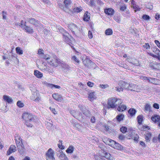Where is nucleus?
<instances>
[{"mask_svg":"<svg viewBox=\"0 0 160 160\" xmlns=\"http://www.w3.org/2000/svg\"><path fill=\"white\" fill-rule=\"evenodd\" d=\"M14 137L18 151L21 154H22L24 151V148L22 143V139L18 133L15 134Z\"/></svg>","mask_w":160,"mask_h":160,"instance_id":"obj_1","label":"nucleus"},{"mask_svg":"<svg viewBox=\"0 0 160 160\" xmlns=\"http://www.w3.org/2000/svg\"><path fill=\"white\" fill-rule=\"evenodd\" d=\"M119 103L121 104V100L119 99H117L115 98H110L108 101V108H113L116 106L119 105Z\"/></svg>","mask_w":160,"mask_h":160,"instance_id":"obj_2","label":"nucleus"},{"mask_svg":"<svg viewBox=\"0 0 160 160\" xmlns=\"http://www.w3.org/2000/svg\"><path fill=\"white\" fill-rule=\"evenodd\" d=\"M71 3V0H64V6L62 4H59V7L65 12L70 14L72 12L71 9L70 8Z\"/></svg>","mask_w":160,"mask_h":160,"instance_id":"obj_3","label":"nucleus"},{"mask_svg":"<svg viewBox=\"0 0 160 160\" xmlns=\"http://www.w3.org/2000/svg\"><path fill=\"white\" fill-rule=\"evenodd\" d=\"M68 27L76 37H79L81 35V31L76 25L72 23L68 25Z\"/></svg>","mask_w":160,"mask_h":160,"instance_id":"obj_4","label":"nucleus"},{"mask_svg":"<svg viewBox=\"0 0 160 160\" xmlns=\"http://www.w3.org/2000/svg\"><path fill=\"white\" fill-rule=\"evenodd\" d=\"M22 118L26 121H36V117L35 116L32 115V114L28 113H24L22 115Z\"/></svg>","mask_w":160,"mask_h":160,"instance_id":"obj_5","label":"nucleus"},{"mask_svg":"<svg viewBox=\"0 0 160 160\" xmlns=\"http://www.w3.org/2000/svg\"><path fill=\"white\" fill-rule=\"evenodd\" d=\"M54 152L52 149L49 148L46 153V158L47 160H55L54 157Z\"/></svg>","mask_w":160,"mask_h":160,"instance_id":"obj_6","label":"nucleus"},{"mask_svg":"<svg viewBox=\"0 0 160 160\" xmlns=\"http://www.w3.org/2000/svg\"><path fill=\"white\" fill-rule=\"evenodd\" d=\"M83 62L85 66L89 68H91L92 66L95 67L96 65L94 62H93L87 58H86L83 61Z\"/></svg>","mask_w":160,"mask_h":160,"instance_id":"obj_7","label":"nucleus"},{"mask_svg":"<svg viewBox=\"0 0 160 160\" xmlns=\"http://www.w3.org/2000/svg\"><path fill=\"white\" fill-rule=\"evenodd\" d=\"M63 38L64 41L68 43H71V42L74 39L73 38L68 32L63 33Z\"/></svg>","mask_w":160,"mask_h":160,"instance_id":"obj_8","label":"nucleus"},{"mask_svg":"<svg viewBox=\"0 0 160 160\" xmlns=\"http://www.w3.org/2000/svg\"><path fill=\"white\" fill-rule=\"evenodd\" d=\"M58 62L57 59L50 57L49 60L47 61V62L51 66L57 67L58 65Z\"/></svg>","mask_w":160,"mask_h":160,"instance_id":"obj_9","label":"nucleus"},{"mask_svg":"<svg viewBox=\"0 0 160 160\" xmlns=\"http://www.w3.org/2000/svg\"><path fill=\"white\" fill-rule=\"evenodd\" d=\"M27 19V20L28 22L36 26H38L40 22L39 21L33 18H28Z\"/></svg>","mask_w":160,"mask_h":160,"instance_id":"obj_10","label":"nucleus"},{"mask_svg":"<svg viewBox=\"0 0 160 160\" xmlns=\"http://www.w3.org/2000/svg\"><path fill=\"white\" fill-rule=\"evenodd\" d=\"M32 100L36 102H38L40 100L41 98L37 95L36 92H34L32 94V96L31 97Z\"/></svg>","mask_w":160,"mask_h":160,"instance_id":"obj_11","label":"nucleus"},{"mask_svg":"<svg viewBox=\"0 0 160 160\" xmlns=\"http://www.w3.org/2000/svg\"><path fill=\"white\" fill-rule=\"evenodd\" d=\"M17 150L16 147L14 145H11L9 147V149L7 152V155H10L12 152H14Z\"/></svg>","mask_w":160,"mask_h":160,"instance_id":"obj_12","label":"nucleus"},{"mask_svg":"<svg viewBox=\"0 0 160 160\" xmlns=\"http://www.w3.org/2000/svg\"><path fill=\"white\" fill-rule=\"evenodd\" d=\"M122 87L123 89H128L129 90V84L125 82L124 81H121L119 83V85L120 86Z\"/></svg>","mask_w":160,"mask_h":160,"instance_id":"obj_13","label":"nucleus"},{"mask_svg":"<svg viewBox=\"0 0 160 160\" xmlns=\"http://www.w3.org/2000/svg\"><path fill=\"white\" fill-rule=\"evenodd\" d=\"M52 97L53 98L58 102H61L62 99V96L58 93L53 94L52 95Z\"/></svg>","mask_w":160,"mask_h":160,"instance_id":"obj_14","label":"nucleus"},{"mask_svg":"<svg viewBox=\"0 0 160 160\" xmlns=\"http://www.w3.org/2000/svg\"><path fill=\"white\" fill-rule=\"evenodd\" d=\"M103 153L104 154V158L105 157L107 159L109 160H115V158H114L110 153L107 152L105 151H103Z\"/></svg>","mask_w":160,"mask_h":160,"instance_id":"obj_15","label":"nucleus"},{"mask_svg":"<svg viewBox=\"0 0 160 160\" xmlns=\"http://www.w3.org/2000/svg\"><path fill=\"white\" fill-rule=\"evenodd\" d=\"M61 64L63 71L64 70L65 71H67L70 69L71 68L68 64L63 62Z\"/></svg>","mask_w":160,"mask_h":160,"instance_id":"obj_16","label":"nucleus"},{"mask_svg":"<svg viewBox=\"0 0 160 160\" xmlns=\"http://www.w3.org/2000/svg\"><path fill=\"white\" fill-rule=\"evenodd\" d=\"M105 13L108 15H111L114 14V11L112 8H106L104 10Z\"/></svg>","mask_w":160,"mask_h":160,"instance_id":"obj_17","label":"nucleus"},{"mask_svg":"<svg viewBox=\"0 0 160 160\" xmlns=\"http://www.w3.org/2000/svg\"><path fill=\"white\" fill-rule=\"evenodd\" d=\"M26 22L24 24L25 27L24 28L26 32L29 33H32L33 32V29L29 26L26 25Z\"/></svg>","mask_w":160,"mask_h":160,"instance_id":"obj_18","label":"nucleus"},{"mask_svg":"<svg viewBox=\"0 0 160 160\" xmlns=\"http://www.w3.org/2000/svg\"><path fill=\"white\" fill-rule=\"evenodd\" d=\"M151 119L154 122H159L160 120V116L158 115H154L152 116Z\"/></svg>","mask_w":160,"mask_h":160,"instance_id":"obj_19","label":"nucleus"},{"mask_svg":"<svg viewBox=\"0 0 160 160\" xmlns=\"http://www.w3.org/2000/svg\"><path fill=\"white\" fill-rule=\"evenodd\" d=\"M138 88V86L136 84L133 83H129V90L133 91H136Z\"/></svg>","mask_w":160,"mask_h":160,"instance_id":"obj_20","label":"nucleus"},{"mask_svg":"<svg viewBox=\"0 0 160 160\" xmlns=\"http://www.w3.org/2000/svg\"><path fill=\"white\" fill-rule=\"evenodd\" d=\"M70 113L72 116L75 118H78V116L81 115V113L78 111H75L74 110H72L70 111Z\"/></svg>","mask_w":160,"mask_h":160,"instance_id":"obj_21","label":"nucleus"},{"mask_svg":"<svg viewBox=\"0 0 160 160\" xmlns=\"http://www.w3.org/2000/svg\"><path fill=\"white\" fill-rule=\"evenodd\" d=\"M118 106V110L119 112H123L126 109L127 107L124 104H120V105L119 104Z\"/></svg>","mask_w":160,"mask_h":160,"instance_id":"obj_22","label":"nucleus"},{"mask_svg":"<svg viewBox=\"0 0 160 160\" xmlns=\"http://www.w3.org/2000/svg\"><path fill=\"white\" fill-rule=\"evenodd\" d=\"M59 151L61 153L59 156V158L61 160H69L66 155L63 153L61 150H59Z\"/></svg>","mask_w":160,"mask_h":160,"instance_id":"obj_23","label":"nucleus"},{"mask_svg":"<svg viewBox=\"0 0 160 160\" xmlns=\"http://www.w3.org/2000/svg\"><path fill=\"white\" fill-rule=\"evenodd\" d=\"M34 74L35 76L38 78H41L43 76L42 73L37 70H34Z\"/></svg>","mask_w":160,"mask_h":160,"instance_id":"obj_24","label":"nucleus"},{"mask_svg":"<svg viewBox=\"0 0 160 160\" xmlns=\"http://www.w3.org/2000/svg\"><path fill=\"white\" fill-rule=\"evenodd\" d=\"M3 99L8 103H11L12 102V98L7 95H4L3 96Z\"/></svg>","mask_w":160,"mask_h":160,"instance_id":"obj_25","label":"nucleus"},{"mask_svg":"<svg viewBox=\"0 0 160 160\" xmlns=\"http://www.w3.org/2000/svg\"><path fill=\"white\" fill-rule=\"evenodd\" d=\"M150 66L154 69L160 70V64L157 63H153V65L150 64Z\"/></svg>","mask_w":160,"mask_h":160,"instance_id":"obj_26","label":"nucleus"},{"mask_svg":"<svg viewBox=\"0 0 160 160\" xmlns=\"http://www.w3.org/2000/svg\"><path fill=\"white\" fill-rule=\"evenodd\" d=\"M144 111L146 112H150L151 111V107L150 104L148 103L145 105Z\"/></svg>","mask_w":160,"mask_h":160,"instance_id":"obj_27","label":"nucleus"},{"mask_svg":"<svg viewBox=\"0 0 160 160\" xmlns=\"http://www.w3.org/2000/svg\"><path fill=\"white\" fill-rule=\"evenodd\" d=\"M113 148L115 149L119 150H122L123 148L122 146L121 145L116 142Z\"/></svg>","mask_w":160,"mask_h":160,"instance_id":"obj_28","label":"nucleus"},{"mask_svg":"<svg viewBox=\"0 0 160 160\" xmlns=\"http://www.w3.org/2000/svg\"><path fill=\"white\" fill-rule=\"evenodd\" d=\"M145 138L146 139V141L147 142H148L150 141V139L151 138V133L148 132H146L145 134Z\"/></svg>","mask_w":160,"mask_h":160,"instance_id":"obj_29","label":"nucleus"},{"mask_svg":"<svg viewBox=\"0 0 160 160\" xmlns=\"http://www.w3.org/2000/svg\"><path fill=\"white\" fill-rule=\"evenodd\" d=\"M128 112L130 115L132 117L135 115L136 112V111L135 109L134 108H131L129 110Z\"/></svg>","mask_w":160,"mask_h":160,"instance_id":"obj_30","label":"nucleus"},{"mask_svg":"<svg viewBox=\"0 0 160 160\" xmlns=\"http://www.w3.org/2000/svg\"><path fill=\"white\" fill-rule=\"evenodd\" d=\"M94 159L95 160H106L104 157L98 155L94 156Z\"/></svg>","mask_w":160,"mask_h":160,"instance_id":"obj_31","label":"nucleus"},{"mask_svg":"<svg viewBox=\"0 0 160 160\" xmlns=\"http://www.w3.org/2000/svg\"><path fill=\"white\" fill-rule=\"evenodd\" d=\"M132 6L134 9L135 11L136 12L137 11H139L140 8H139L138 5H136V4H134V2L133 1V0H132Z\"/></svg>","mask_w":160,"mask_h":160,"instance_id":"obj_32","label":"nucleus"},{"mask_svg":"<svg viewBox=\"0 0 160 160\" xmlns=\"http://www.w3.org/2000/svg\"><path fill=\"white\" fill-rule=\"evenodd\" d=\"M124 117V115L123 114H121L117 115L116 117L117 120L120 122L123 120Z\"/></svg>","mask_w":160,"mask_h":160,"instance_id":"obj_33","label":"nucleus"},{"mask_svg":"<svg viewBox=\"0 0 160 160\" xmlns=\"http://www.w3.org/2000/svg\"><path fill=\"white\" fill-rule=\"evenodd\" d=\"M74 150V147L72 146H70L66 150V152L68 153H72Z\"/></svg>","mask_w":160,"mask_h":160,"instance_id":"obj_34","label":"nucleus"},{"mask_svg":"<svg viewBox=\"0 0 160 160\" xmlns=\"http://www.w3.org/2000/svg\"><path fill=\"white\" fill-rule=\"evenodd\" d=\"M157 81L158 79L155 78H149L148 79V81L149 82L155 84H157V82H156Z\"/></svg>","mask_w":160,"mask_h":160,"instance_id":"obj_35","label":"nucleus"},{"mask_svg":"<svg viewBox=\"0 0 160 160\" xmlns=\"http://www.w3.org/2000/svg\"><path fill=\"white\" fill-rule=\"evenodd\" d=\"M95 93V92H90L89 93L88 95V98L91 99V100H93L96 98Z\"/></svg>","mask_w":160,"mask_h":160,"instance_id":"obj_36","label":"nucleus"},{"mask_svg":"<svg viewBox=\"0 0 160 160\" xmlns=\"http://www.w3.org/2000/svg\"><path fill=\"white\" fill-rule=\"evenodd\" d=\"M143 118V116L142 115H140L138 116L137 117V119L139 125L142 124V121Z\"/></svg>","mask_w":160,"mask_h":160,"instance_id":"obj_37","label":"nucleus"},{"mask_svg":"<svg viewBox=\"0 0 160 160\" xmlns=\"http://www.w3.org/2000/svg\"><path fill=\"white\" fill-rule=\"evenodd\" d=\"M108 141L109 142V145L111 146V147L113 148L116 142L114 141L111 140L110 139L108 140Z\"/></svg>","mask_w":160,"mask_h":160,"instance_id":"obj_38","label":"nucleus"},{"mask_svg":"<svg viewBox=\"0 0 160 160\" xmlns=\"http://www.w3.org/2000/svg\"><path fill=\"white\" fill-rule=\"evenodd\" d=\"M40 57L41 58L44 59L46 60L47 61L49 60V59H50V57L48 55H44V54L41 55Z\"/></svg>","mask_w":160,"mask_h":160,"instance_id":"obj_39","label":"nucleus"},{"mask_svg":"<svg viewBox=\"0 0 160 160\" xmlns=\"http://www.w3.org/2000/svg\"><path fill=\"white\" fill-rule=\"evenodd\" d=\"M80 109L82 111L83 114L86 116H87L88 115V112L87 110L82 107L80 108Z\"/></svg>","mask_w":160,"mask_h":160,"instance_id":"obj_40","label":"nucleus"},{"mask_svg":"<svg viewBox=\"0 0 160 160\" xmlns=\"http://www.w3.org/2000/svg\"><path fill=\"white\" fill-rule=\"evenodd\" d=\"M16 50L17 53L20 55L22 54L23 53V51L19 47H17L16 48Z\"/></svg>","mask_w":160,"mask_h":160,"instance_id":"obj_41","label":"nucleus"},{"mask_svg":"<svg viewBox=\"0 0 160 160\" xmlns=\"http://www.w3.org/2000/svg\"><path fill=\"white\" fill-rule=\"evenodd\" d=\"M105 34L107 35H111L112 33V31L111 29L108 28L105 31Z\"/></svg>","mask_w":160,"mask_h":160,"instance_id":"obj_42","label":"nucleus"},{"mask_svg":"<svg viewBox=\"0 0 160 160\" xmlns=\"http://www.w3.org/2000/svg\"><path fill=\"white\" fill-rule=\"evenodd\" d=\"M48 86L50 87H51L52 89L56 88H60V87L59 86L57 85L53 84H48Z\"/></svg>","mask_w":160,"mask_h":160,"instance_id":"obj_43","label":"nucleus"},{"mask_svg":"<svg viewBox=\"0 0 160 160\" xmlns=\"http://www.w3.org/2000/svg\"><path fill=\"white\" fill-rule=\"evenodd\" d=\"M90 17L89 15L88 14L85 13L84 15L83 20L86 21H88Z\"/></svg>","mask_w":160,"mask_h":160,"instance_id":"obj_44","label":"nucleus"},{"mask_svg":"<svg viewBox=\"0 0 160 160\" xmlns=\"http://www.w3.org/2000/svg\"><path fill=\"white\" fill-rule=\"evenodd\" d=\"M120 130L123 133H125L127 132V128L125 127H122L120 128Z\"/></svg>","mask_w":160,"mask_h":160,"instance_id":"obj_45","label":"nucleus"},{"mask_svg":"<svg viewBox=\"0 0 160 160\" xmlns=\"http://www.w3.org/2000/svg\"><path fill=\"white\" fill-rule=\"evenodd\" d=\"M119 87H116L115 88V90H116L118 92H120L121 91H122L123 89L121 86Z\"/></svg>","mask_w":160,"mask_h":160,"instance_id":"obj_46","label":"nucleus"},{"mask_svg":"<svg viewBox=\"0 0 160 160\" xmlns=\"http://www.w3.org/2000/svg\"><path fill=\"white\" fill-rule=\"evenodd\" d=\"M17 104L20 108H22L24 106L23 103L20 101H19L17 102Z\"/></svg>","mask_w":160,"mask_h":160,"instance_id":"obj_47","label":"nucleus"},{"mask_svg":"<svg viewBox=\"0 0 160 160\" xmlns=\"http://www.w3.org/2000/svg\"><path fill=\"white\" fill-rule=\"evenodd\" d=\"M142 18L145 20H148L150 19V18L148 15L146 14H144L142 16Z\"/></svg>","mask_w":160,"mask_h":160,"instance_id":"obj_48","label":"nucleus"},{"mask_svg":"<svg viewBox=\"0 0 160 160\" xmlns=\"http://www.w3.org/2000/svg\"><path fill=\"white\" fill-rule=\"evenodd\" d=\"M126 6L125 4H122L120 6V9L121 11H124L126 9Z\"/></svg>","mask_w":160,"mask_h":160,"instance_id":"obj_49","label":"nucleus"},{"mask_svg":"<svg viewBox=\"0 0 160 160\" xmlns=\"http://www.w3.org/2000/svg\"><path fill=\"white\" fill-rule=\"evenodd\" d=\"M73 12H78L82 11V9L79 8H74L73 9Z\"/></svg>","mask_w":160,"mask_h":160,"instance_id":"obj_50","label":"nucleus"},{"mask_svg":"<svg viewBox=\"0 0 160 160\" xmlns=\"http://www.w3.org/2000/svg\"><path fill=\"white\" fill-rule=\"evenodd\" d=\"M60 142H61V144L60 143L59 144H58V146L59 148L61 149H63L64 148V146H63L62 145V141H60Z\"/></svg>","mask_w":160,"mask_h":160,"instance_id":"obj_51","label":"nucleus"},{"mask_svg":"<svg viewBox=\"0 0 160 160\" xmlns=\"http://www.w3.org/2000/svg\"><path fill=\"white\" fill-rule=\"evenodd\" d=\"M132 139H133L134 140L137 141L139 138V136L137 134L135 135V136H132Z\"/></svg>","mask_w":160,"mask_h":160,"instance_id":"obj_52","label":"nucleus"},{"mask_svg":"<svg viewBox=\"0 0 160 160\" xmlns=\"http://www.w3.org/2000/svg\"><path fill=\"white\" fill-rule=\"evenodd\" d=\"M99 87L102 89H105L108 87V85L107 84H100Z\"/></svg>","mask_w":160,"mask_h":160,"instance_id":"obj_53","label":"nucleus"},{"mask_svg":"<svg viewBox=\"0 0 160 160\" xmlns=\"http://www.w3.org/2000/svg\"><path fill=\"white\" fill-rule=\"evenodd\" d=\"M89 2L91 7H95L96 4L94 0H90Z\"/></svg>","mask_w":160,"mask_h":160,"instance_id":"obj_54","label":"nucleus"},{"mask_svg":"<svg viewBox=\"0 0 160 160\" xmlns=\"http://www.w3.org/2000/svg\"><path fill=\"white\" fill-rule=\"evenodd\" d=\"M72 59L75 62L79 63V60L75 56H72Z\"/></svg>","mask_w":160,"mask_h":160,"instance_id":"obj_55","label":"nucleus"},{"mask_svg":"<svg viewBox=\"0 0 160 160\" xmlns=\"http://www.w3.org/2000/svg\"><path fill=\"white\" fill-rule=\"evenodd\" d=\"M143 47L146 49H148L150 48V46L148 43H145L143 46Z\"/></svg>","mask_w":160,"mask_h":160,"instance_id":"obj_56","label":"nucleus"},{"mask_svg":"<svg viewBox=\"0 0 160 160\" xmlns=\"http://www.w3.org/2000/svg\"><path fill=\"white\" fill-rule=\"evenodd\" d=\"M153 107L156 109H158L159 108V104L157 103H154L153 105Z\"/></svg>","mask_w":160,"mask_h":160,"instance_id":"obj_57","label":"nucleus"},{"mask_svg":"<svg viewBox=\"0 0 160 160\" xmlns=\"http://www.w3.org/2000/svg\"><path fill=\"white\" fill-rule=\"evenodd\" d=\"M2 13L3 18L4 19H6V18H7V16H6L7 13L6 12L3 11L2 12Z\"/></svg>","mask_w":160,"mask_h":160,"instance_id":"obj_58","label":"nucleus"},{"mask_svg":"<svg viewBox=\"0 0 160 160\" xmlns=\"http://www.w3.org/2000/svg\"><path fill=\"white\" fill-rule=\"evenodd\" d=\"M154 42L158 48L160 47V42L158 41L157 40H155Z\"/></svg>","mask_w":160,"mask_h":160,"instance_id":"obj_59","label":"nucleus"},{"mask_svg":"<svg viewBox=\"0 0 160 160\" xmlns=\"http://www.w3.org/2000/svg\"><path fill=\"white\" fill-rule=\"evenodd\" d=\"M88 36L89 38H92V32L90 31H88Z\"/></svg>","mask_w":160,"mask_h":160,"instance_id":"obj_60","label":"nucleus"},{"mask_svg":"<svg viewBox=\"0 0 160 160\" xmlns=\"http://www.w3.org/2000/svg\"><path fill=\"white\" fill-rule=\"evenodd\" d=\"M87 84V85L88 86L91 87H92L94 84L93 83L90 82H88Z\"/></svg>","mask_w":160,"mask_h":160,"instance_id":"obj_61","label":"nucleus"},{"mask_svg":"<svg viewBox=\"0 0 160 160\" xmlns=\"http://www.w3.org/2000/svg\"><path fill=\"white\" fill-rule=\"evenodd\" d=\"M25 124L26 125L27 127H32V125L30 123H28L27 122H26L25 123Z\"/></svg>","mask_w":160,"mask_h":160,"instance_id":"obj_62","label":"nucleus"},{"mask_svg":"<svg viewBox=\"0 0 160 160\" xmlns=\"http://www.w3.org/2000/svg\"><path fill=\"white\" fill-rule=\"evenodd\" d=\"M124 136L122 134H121L119 136V138L121 140H123L124 138Z\"/></svg>","mask_w":160,"mask_h":160,"instance_id":"obj_63","label":"nucleus"},{"mask_svg":"<svg viewBox=\"0 0 160 160\" xmlns=\"http://www.w3.org/2000/svg\"><path fill=\"white\" fill-rule=\"evenodd\" d=\"M155 18L158 20L160 18L159 15L158 13H156L155 16Z\"/></svg>","mask_w":160,"mask_h":160,"instance_id":"obj_64","label":"nucleus"}]
</instances>
